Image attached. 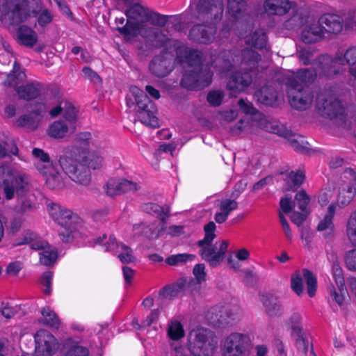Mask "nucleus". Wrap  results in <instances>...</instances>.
Returning <instances> with one entry per match:
<instances>
[{
	"label": "nucleus",
	"instance_id": "49",
	"mask_svg": "<svg viewBox=\"0 0 356 356\" xmlns=\"http://www.w3.org/2000/svg\"><path fill=\"white\" fill-rule=\"evenodd\" d=\"M268 128L270 132L282 136L286 139H288V138L291 136V133L293 132L291 130L288 129L284 125L276 120H273L269 122V126Z\"/></svg>",
	"mask_w": 356,
	"mask_h": 356
},
{
	"label": "nucleus",
	"instance_id": "37",
	"mask_svg": "<svg viewBox=\"0 0 356 356\" xmlns=\"http://www.w3.org/2000/svg\"><path fill=\"white\" fill-rule=\"evenodd\" d=\"M267 35L263 29L255 30L247 40V43L254 48L263 49L267 45Z\"/></svg>",
	"mask_w": 356,
	"mask_h": 356
},
{
	"label": "nucleus",
	"instance_id": "21",
	"mask_svg": "<svg viewBox=\"0 0 356 356\" xmlns=\"http://www.w3.org/2000/svg\"><path fill=\"white\" fill-rule=\"evenodd\" d=\"M318 22L323 27L324 32L337 34L343 29V19L335 14L325 13L319 17Z\"/></svg>",
	"mask_w": 356,
	"mask_h": 356
},
{
	"label": "nucleus",
	"instance_id": "51",
	"mask_svg": "<svg viewBox=\"0 0 356 356\" xmlns=\"http://www.w3.org/2000/svg\"><path fill=\"white\" fill-rule=\"evenodd\" d=\"M66 209H61L58 204H52L49 208V213L55 221L60 225H65L67 222L65 221Z\"/></svg>",
	"mask_w": 356,
	"mask_h": 356
},
{
	"label": "nucleus",
	"instance_id": "25",
	"mask_svg": "<svg viewBox=\"0 0 356 356\" xmlns=\"http://www.w3.org/2000/svg\"><path fill=\"white\" fill-rule=\"evenodd\" d=\"M202 56L201 51L186 47L179 51L178 58L181 63H185L189 67H200L202 66Z\"/></svg>",
	"mask_w": 356,
	"mask_h": 356
},
{
	"label": "nucleus",
	"instance_id": "64",
	"mask_svg": "<svg viewBox=\"0 0 356 356\" xmlns=\"http://www.w3.org/2000/svg\"><path fill=\"white\" fill-rule=\"evenodd\" d=\"M343 60L350 67L356 65V47L348 48L343 55Z\"/></svg>",
	"mask_w": 356,
	"mask_h": 356
},
{
	"label": "nucleus",
	"instance_id": "17",
	"mask_svg": "<svg viewBox=\"0 0 356 356\" xmlns=\"http://www.w3.org/2000/svg\"><path fill=\"white\" fill-rule=\"evenodd\" d=\"M27 0H5L1 4L0 11L10 12L12 24H20L26 19L23 8Z\"/></svg>",
	"mask_w": 356,
	"mask_h": 356
},
{
	"label": "nucleus",
	"instance_id": "44",
	"mask_svg": "<svg viewBox=\"0 0 356 356\" xmlns=\"http://www.w3.org/2000/svg\"><path fill=\"white\" fill-rule=\"evenodd\" d=\"M42 317L39 320V321L51 327L58 328L60 325L59 319L57 315L49 309V308H44L42 310Z\"/></svg>",
	"mask_w": 356,
	"mask_h": 356
},
{
	"label": "nucleus",
	"instance_id": "9",
	"mask_svg": "<svg viewBox=\"0 0 356 356\" xmlns=\"http://www.w3.org/2000/svg\"><path fill=\"white\" fill-rule=\"evenodd\" d=\"M250 338L248 335L232 333L223 345V356H248Z\"/></svg>",
	"mask_w": 356,
	"mask_h": 356
},
{
	"label": "nucleus",
	"instance_id": "18",
	"mask_svg": "<svg viewBox=\"0 0 356 356\" xmlns=\"http://www.w3.org/2000/svg\"><path fill=\"white\" fill-rule=\"evenodd\" d=\"M193 284H195V282L193 278H180L174 284L163 287L159 291V295L164 298L172 299L178 296L181 292L186 289L190 290L191 286Z\"/></svg>",
	"mask_w": 356,
	"mask_h": 356
},
{
	"label": "nucleus",
	"instance_id": "54",
	"mask_svg": "<svg viewBox=\"0 0 356 356\" xmlns=\"http://www.w3.org/2000/svg\"><path fill=\"white\" fill-rule=\"evenodd\" d=\"M310 202V198L305 190H301L296 194L293 204H297L298 209L302 212H307V207Z\"/></svg>",
	"mask_w": 356,
	"mask_h": 356
},
{
	"label": "nucleus",
	"instance_id": "13",
	"mask_svg": "<svg viewBox=\"0 0 356 356\" xmlns=\"http://www.w3.org/2000/svg\"><path fill=\"white\" fill-rule=\"evenodd\" d=\"M316 77L317 72L313 67L299 69L286 79L285 85L287 89H298L301 84L307 86L313 83Z\"/></svg>",
	"mask_w": 356,
	"mask_h": 356
},
{
	"label": "nucleus",
	"instance_id": "24",
	"mask_svg": "<svg viewBox=\"0 0 356 356\" xmlns=\"http://www.w3.org/2000/svg\"><path fill=\"white\" fill-rule=\"evenodd\" d=\"M324 38V31L320 24H311L305 26L301 33V38L306 44L315 43Z\"/></svg>",
	"mask_w": 356,
	"mask_h": 356
},
{
	"label": "nucleus",
	"instance_id": "62",
	"mask_svg": "<svg viewBox=\"0 0 356 356\" xmlns=\"http://www.w3.org/2000/svg\"><path fill=\"white\" fill-rule=\"evenodd\" d=\"M344 259L346 268L350 271L356 272V249L346 252Z\"/></svg>",
	"mask_w": 356,
	"mask_h": 356
},
{
	"label": "nucleus",
	"instance_id": "40",
	"mask_svg": "<svg viewBox=\"0 0 356 356\" xmlns=\"http://www.w3.org/2000/svg\"><path fill=\"white\" fill-rule=\"evenodd\" d=\"M69 131L67 125L63 121H56L52 123L48 130V135L54 138H62L65 137Z\"/></svg>",
	"mask_w": 356,
	"mask_h": 356
},
{
	"label": "nucleus",
	"instance_id": "10",
	"mask_svg": "<svg viewBox=\"0 0 356 356\" xmlns=\"http://www.w3.org/2000/svg\"><path fill=\"white\" fill-rule=\"evenodd\" d=\"M213 75V72L208 68H201L198 71L188 70L183 75L181 85L184 89L204 88L211 84Z\"/></svg>",
	"mask_w": 356,
	"mask_h": 356
},
{
	"label": "nucleus",
	"instance_id": "22",
	"mask_svg": "<svg viewBox=\"0 0 356 356\" xmlns=\"http://www.w3.org/2000/svg\"><path fill=\"white\" fill-rule=\"evenodd\" d=\"M252 82V76L250 70H238L234 72L229 77V85L226 89H242L250 86Z\"/></svg>",
	"mask_w": 356,
	"mask_h": 356
},
{
	"label": "nucleus",
	"instance_id": "34",
	"mask_svg": "<svg viewBox=\"0 0 356 356\" xmlns=\"http://www.w3.org/2000/svg\"><path fill=\"white\" fill-rule=\"evenodd\" d=\"M81 161L86 163L88 168L93 170L100 169L103 164V158L95 152H83L81 154L79 152L76 153Z\"/></svg>",
	"mask_w": 356,
	"mask_h": 356
},
{
	"label": "nucleus",
	"instance_id": "3",
	"mask_svg": "<svg viewBox=\"0 0 356 356\" xmlns=\"http://www.w3.org/2000/svg\"><path fill=\"white\" fill-rule=\"evenodd\" d=\"M315 108L317 113L324 118L337 119L342 122L346 120V107L334 90H318Z\"/></svg>",
	"mask_w": 356,
	"mask_h": 356
},
{
	"label": "nucleus",
	"instance_id": "11",
	"mask_svg": "<svg viewBox=\"0 0 356 356\" xmlns=\"http://www.w3.org/2000/svg\"><path fill=\"white\" fill-rule=\"evenodd\" d=\"M228 56L232 58V61L228 60L229 63L227 70H231L235 65L241 64L248 67V70L251 71L258 67V64L261 59V55L249 48H245L241 51L238 49H232L228 51Z\"/></svg>",
	"mask_w": 356,
	"mask_h": 356
},
{
	"label": "nucleus",
	"instance_id": "33",
	"mask_svg": "<svg viewBox=\"0 0 356 356\" xmlns=\"http://www.w3.org/2000/svg\"><path fill=\"white\" fill-rule=\"evenodd\" d=\"M147 35H143L149 41L152 46L156 48L163 47L168 42V38L161 31L154 28H149L145 31Z\"/></svg>",
	"mask_w": 356,
	"mask_h": 356
},
{
	"label": "nucleus",
	"instance_id": "63",
	"mask_svg": "<svg viewBox=\"0 0 356 356\" xmlns=\"http://www.w3.org/2000/svg\"><path fill=\"white\" fill-rule=\"evenodd\" d=\"M88 350L81 346H73L70 348L65 354V356H88Z\"/></svg>",
	"mask_w": 356,
	"mask_h": 356
},
{
	"label": "nucleus",
	"instance_id": "57",
	"mask_svg": "<svg viewBox=\"0 0 356 356\" xmlns=\"http://www.w3.org/2000/svg\"><path fill=\"white\" fill-rule=\"evenodd\" d=\"M65 221L67 222L65 225H60L62 227H66L71 229H78L79 225L80 224L81 219L72 211H66Z\"/></svg>",
	"mask_w": 356,
	"mask_h": 356
},
{
	"label": "nucleus",
	"instance_id": "15",
	"mask_svg": "<svg viewBox=\"0 0 356 356\" xmlns=\"http://www.w3.org/2000/svg\"><path fill=\"white\" fill-rule=\"evenodd\" d=\"M216 29L211 26L197 24L190 29L188 38L191 40L202 44H209L214 39Z\"/></svg>",
	"mask_w": 356,
	"mask_h": 356
},
{
	"label": "nucleus",
	"instance_id": "46",
	"mask_svg": "<svg viewBox=\"0 0 356 356\" xmlns=\"http://www.w3.org/2000/svg\"><path fill=\"white\" fill-rule=\"evenodd\" d=\"M302 277L305 279L307 288V293L309 297H313L315 295L317 289V280L314 274L307 268L302 269Z\"/></svg>",
	"mask_w": 356,
	"mask_h": 356
},
{
	"label": "nucleus",
	"instance_id": "30",
	"mask_svg": "<svg viewBox=\"0 0 356 356\" xmlns=\"http://www.w3.org/2000/svg\"><path fill=\"white\" fill-rule=\"evenodd\" d=\"M336 206L330 204L327 208V213L324 218L319 222L317 229L320 232H325L324 236L327 238L332 235L334 225L332 222V218L335 213Z\"/></svg>",
	"mask_w": 356,
	"mask_h": 356
},
{
	"label": "nucleus",
	"instance_id": "28",
	"mask_svg": "<svg viewBox=\"0 0 356 356\" xmlns=\"http://www.w3.org/2000/svg\"><path fill=\"white\" fill-rule=\"evenodd\" d=\"M261 301L266 313L270 316H280L283 313L282 306L278 300L270 294L262 295Z\"/></svg>",
	"mask_w": 356,
	"mask_h": 356
},
{
	"label": "nucleus",
	"instance_id": "5",
	"mask_svg": "<svg viewBox=\"0 0 356 356\" xmlns=\"http://www.w3.org/2000/svg\"><path fill=\"white\" fill-rule=\"evenodd\" d=\"M74 153V157L72 153L61 156L58 160L59 165L72 181L79 185L88 186L92 180L90 170L81 161L76 152Z\"/></svg>",
	"mask_w": 356,
	"mask_h": 356
},
{
	"label": "nucleus",
	"instance_id": "12",
	"mask_svg": "<svg viewBox=\"0 0 356 356\" xmlns=\"http://www.w3.org/2000/svg\"><path fill=\"white\" fill-rule=\"evenodd\" d=\"M35 353L37 356H52L58 348L55 337L48 331L41 330L35 334Z\"/></svg>",
	"mask_w": 356,
	"mask_h": 356
},
{
	"label": "nucleus",
	"instance_id": "50",
	"mask_svg": "<svg viewBox=\"0 0 356 356\" xmlns=\"http://www.w3.org/2000/svg\"><path fill=\"white\" fill-rule=\"evenodd\" d=\"M168 334L172 340H179L184 337V330L181 323L178 321L172 322L168 328Z\"/></svg>",
	"mask_w": 356,
	"mask_h": 356
},
{
	"label": "nucleus",
	"instance_id": "56",
	"mask_svg": "<svg viewBox=\"0 0 356 356\" xmlns=\"http://www.w3.org/2000/svg\"><path fill=\"white\" fill-rule=\"evenodd\" d=\"M224 97L223 90H210L207 94V100L210 106L217 107L222 104Z\"/></svg>",
	"mask_w": 356,
	"mask_h": 356
},
{
	"label": "nucleus",
	"instance_id": "7",
	"mask_svg": "<svg viewBox=\"0 0 356 356\" xmlns=\"http://www.w3.org/2000/svg\"><path fill=\"white\" fill-rule=\"evenodd\" d=\"M30 187L31 180L28 175L13 171L3 187L6 199L12 200L15 194L17 197H23L29 191Z\"/></svg>",
	"mask_w": 356,
	"mask_h": 356
},
{
	"label": "nucleus",
	"instance_id": "59",
	"mask_svg": "<svg viewBox=\"0 0 356 356\" xmlns=\"http://www.w3.org/2000/svg\"><path fill=\"white\" fill-rule=\"evenodd\" d=\"M36 209L35 204L29 199H22L17 205V212L19 214H28Z\"/></svg>",
	"mask_w": 356,
	"mask_h": 356
},
{
	"label": "nucleus",
	"instance_id": "60",
	"mask_svg": "<svg viewBox=\"0 0 356 356\" xmlns=\"http://www.w3.org/2000/svg\"><path fill=\"white\" fill-rule=\"evenodd\" d=\"M301 316L298 313H293L290 319L289 322L292 330L291 335H298L302 333L301 323Z\"/></svg>",
	"mask_w": 356,
	"mask_h": 356
},
{
	"label": "nucleus",
	"instance_id": "8",
	"mask_svg": "<svg viewBox=\"0 0 356 356\" xmlns=\"http://www.w3.org/2000/svg\"><path fill=\"white\" fill-rule=\"evenodd\" d=\"M26 77L25 72L20 70V65L15 61L13 70L2 83L10 89H45L44 84L37 80H30L25 83Z\"/></svg>",
	"mask_w": 356,
	"mask_h": 356
},
{
	"label": "nucleus",
	"instance_id": "26",
	"mask_svg": "<svg viewBox=\"0 0 356 356\" xmlns=\"http://www.w3.org/2000/svg\"><path fill=\"white\" fill-rule=\"evenodd\" d=\"M264 8L270 15H283L291 8V2L289 0H266Z\"/></svg>",
	"mask_w": 356,
	"mask_h": 356
},
{
	"label": "nucleus",
	"instance_id": "4",
	"mask_svg": "<svg viewBox=\"0 0 356 356\" xmlns=\"http://www.w3.org/2000/svg\"><path fill=\"white\" fill-rule=\"evenodd\" d=\"M216 224L213 221L206 224L204 227V237L197 242V245L200 248V255L212 267L218 266L224 260L229 245V242L226 240L220 241L218 254H215L211 249V243L216 236Z\"/></svg>",
	"mask_w": 356,
	"mask_h": 356
},
{
	"label": "nucleus",
	"instance_id": "61",
	"mask_svg": "<svg viewBox=\"0 0 356 356\" xmlns=\"http://www.w3.org/2000/svg\"><path fill=\"white\" fill-rule=\"evenodd\" d=\"M122 252L118 254V258L123 264H129L134 262L136 260L135 257L133 255L132 250L127 245H122Z\"/></svg>",
	"mask_w": 356,
	"mask_h": 356
},
{
	"label": "nucleus",
	"instance_id": "6",
	"mask_svg": "<svg viewBox=\"0 0 356 356\" xmlns=\"http://www.w3.org/2000/svg\"><path fill=\"white\" fill-rule=\"evenodd\" d=\"M189 350L194 356H212L217 341L211 331L198 329L190 333Z\"/></svg>",
	"mask_w": 356,
	"mask_h": 356
},
{
	"label": "nucleus",
	"instance_id": "1",
	"mask_svg": "<svg viewBox=\"0 0 356 356\" xmlns=\"http://www.w3.org/2000/svg\"><path fill=\"white\" fill-rule=\"evenodd\" d=\"M149 96L159 99V90H129L126 95L127 105L138 107L136 117L143 124L157 128L159 127V120L155 115L157 108Z\"/></svg>",
	"mask_w": 356,
	"mask_h": 356
},
{
	"label": "nucleus",
	"instance_id": "42",
	"mask_svg": "<svg viewBox=\"0 0 356 356\" xmlns=\"http://www.w3.org/2000/svg\"><path fill=\"white\" fill-rule=\"evenodd\" d=\"M304 179L305 175L300 170L290 172L286 178L288 190L296 191L302 184Z\"/></svg>",
	"mask_w": 356,
	"mask_h": 356
},
{
	"label": "nucleus",
	"instance_id": "19",
	"mask_svg": "<svg viewBox=\"0 0 356 356\" xmlns=\"http://www.w3.org/2000/svg\"><path fill=\"white\" fill-rule=\"evenodd\" d=\"M170 59L167 58L164 54L155 56L149 65L150 72L158 77H164L172 70Z\"/></svg>",
	"mask_w": 356,
	"mask_h": 356
},
{
	"label": "nucleus",
	"instance_id": "27",
	"mask_svg": "<svg viewBox=\"0 0 356 356\" xmlns=\"http://www.w3.org/2000/svg\"><path fill=\"white\" fill-rule=\"evenodd\" d=\"M18 42L27 47H33L38 42V36L31 28L22 25L17 30Z\"/></svg>",
	"mask_w": 356,
	"mask_h": 356
},
{
	"label": "nucleus",
	"instance_id": "41",
	"mask_svg": "<svg viewBox=\"0 0 356 356\" xmlns=\"http://www.w3.org/2000/svg\"><path fill=\"white\" fill-rule=\"evenodd\" d=\"M46 185L51 190H60L64 186V181L61 175L58 171L57 168H55L54 171L46 176Z\"/></svg>",
	"mask_w": 356,
	"mask_h": 356
},
{
	"label": "nucleus",
	"instance_id": "32",
	"mask_svg": "<svg viewBox=\"0 0 356 356\" xmlns=\"http://www.w3.org/2000/svg\"><path fill=\"white\" fill-rule=\"evenodd\" d=\"M141 26L142 24L138 21L127 18L126 24L122 26H117L116 30L124 38H134L139 34Z\"/></svg>",
	"mask_w": 356,
	"mask_h": 356
},
{
	"label": "nucleus",
	"instance_id": "14",
	"mask_svg": "<svg viewBox=\"0 0 356 356\" xmlns=\"http://www.w3.org/2000/svg\"><path fill=\"white\" fill-rule=\"evenodd\" d=\"M288 98L293 108L300 111H306L313 102V90H289Z\"/></svg>",
	"mask_w": 356,
	"mask_h": 356
},
{
	"label": "nucleus",
	"instance_id": "53",
	"mask_svg": "<svg viewBox=\"0 0 356 356\" xmlns=\"http://www.w3.org/2000/svg\"><path fill=\"white\" fill-rule=\"evenodd\" d=\"M205 266L204 264H196L193 268V275H195V280L193 279L195 284L191 286L190 291H193V289L197 288V285H200L202 282L205 280L206 273L204 271Z\"/></svg>",
	"mask_w": 356,
	"mask_h": 356
},
{
	"label": "nucleus",
	"instance_id": "55",
	"mask_svg": "<svg viewBox=\"0 0 356 356\" xmlns=\"http://www.w3.org/2000/svg\"><path fill=\"white\" fill-rule=\"evenodd\" d=\"M58 258V252L54 250H44L40 253V263L45 266H51L54 264Z\"/></svg>",
	"mask_w": 356,
	"mask_h": 356
},
{
	"label": "nucleus",
	"instance_id": "29",
	"mask_svg": "<svg viewBox=\"0 0 356 356\" xmlns=\"http://www.w3.org/2000/svg\"><path fill=\"white\" fill-rule=\"evenodd\" d=\"M307 22V18L302 13V10L297 8L293 10L291 16L283 24L285 29L296 31L300 29Z\"/></svg>",
	"mask_w": 356,
	"mask_h": 356
},
{
	"label": "nucleus",
	"instance_id": "36",
	"mask_svg": "<svg viewBox=\"0 0 356 356\" xmlns=\"http://www.w3.org/2000/svg\"><path fill=\"white\" fill-rule=\"evenodd\" d=\"M289 145L295 151L301 154H307L309 152V143L305 137L292 132L291 136L288 138Z\"/></svg>",
	"mask_w": 356,
	"mask_h": 356
},
{
	"label": "nucleus",
	"instance_id": "23",
	"mask_svg": "<svg viewBox=\"0 0 356 356\" xmlns=\"http://www.w3.org/2000/svg\"><path fill=\"white\" fill-rule=\"evenodd\" d=\"M254 97L259 103L268 106L276 107L283 102L277 90H255Z\"/></svg>",
	"mask_w": 356,
	"mask_h": 356
},
{
	"label": "nucleus",
	"instance_id": "39",
	"mask_svg": "<svg viewBox=\"0 0 356 356\" xmlns=\"http://www.w3.org/2000/svg\"><path fill=\"white\" fill-rule=\"evenodd\" d=\"M147 11L148 9L144 8L140 3H136L129 5V7L124 11V14L127 18L136 21L140 19L142 22H145Z\"/></svg>",
	"mask_w": 356,
	"mask_h": 356
},
{
	"label": "nucleus",
	"instance_id": "20",
	"mask_svg": "<svg viewBox=\"0 0 356 356\" xmlns=\"http://www.w3.org/2000/svg\"><path fill=\"white\" fill-rule=\"evenodd\" d=\"M106 186V193L109 196H115L123 193L136 191L140 189V186L136 182L127 179H122L118 181L109 180Z\"/></svg>",
	"mask_w": 356,
	"mask_h": 356
},
{
	"label": "nucleus",
	"instance_id": "16",
	"mask_svg": "<svg viewBox=\"0 0 356 356\" xmlns=\"http://www.w3.org/2000/svg\"><path fill=\"white\" fill-rule=\"evenodd\" d=\"M197 9L199 13L210 15L211 19L219 21L222 16L224 5L221 0H199Z\"/></svg>",
	"mask_w": 356,
	"mask_h": 356
},
{
	"label": "nucleus",
	"instance_id": "52",
	"mask_svg": "<svg viewBox=\"0 0 356 356\" xmlns=\"http://www.w3.org/2000/svg\"><path fill=\"white\" fill-rule=\"evenodd\" d=\"M145 22H149L154 25L164 26L168 22V16L148 10Z\"/></svg>",
	"mask_w": 356,
	"mask_h": 356
},
{
	"label": "nucleus",
	"instance_id": "48",
	"mask_svg": "<svg viewBox=\"0 0 356 356\" xmlns=\"http://www.w3.org/2000/svg\"><path fill=\"white\" fill-rule=\"evenodd\" d=\"M195 258V255L193 254H177L167 257L165 262L170 266H179L186 264L188 261H193Z\"/></svg>",
	"mask_w": 356,
	"mask_h": 356
},
{
	"label": "nucleus",
	"instance_id": "45",
	"mask_svg": "<svg viewBox=\"0 0 356 356\" xmlns=\"http://www.w3.org/2000/svg\"><path fill=\"white\" fill-rule=\"evenodd\" d=\"M63 104L65 118L70 122H75L79 113V108L68 99L63 100Z\"/></svg>",
	"mask_w": 356,
	"mask_h": 356
},
{
	"label": "nucleus",
	"instance_id": "58",
	"mask_svg": "<svg viewBox=\"0 0 356 356\" xmlns=\"http://www.w3.org/2000/svg\"><path fill=\"white\" fill-rule=\"evenodd\" d=\"M291 287L292 290L298 295L300 296L303 293L302 277L299 271L296 272L291 279Z\"/></svg>",
	"mask_w": 356,
	"mask_h": 356
},
{
	"label": "nucleus",
	"instance_id": "31",
	"mask_svg": "<svg viewBox=\"0 0 356 356\" xmlns=\"http://www.w3.org/2000/svg\"><path fill=\"white\" fill-rule=\"evenodd\" d=\"M32 14L33 16L38 17L37 22L42 27L50 24L54 19V15L51 12L48 8H43L42 3L40 0H38L36 7L33 9Z\"/></svg>",
	"mask_w": 356,
	"mask_h": 356
},
{
	"label": "nucleus",
	"instance_id": "35",
	"mask_svg": "<svg viewBox=\"0 0 356 356\" xmlns=\"http://www.w3.org/2000/svg\"><path fill=\"white\" fill-rule=\"evenodd\" d=\"M246 9L245 0H227V12L234 19L241 18Z\"/></svg>",
	"mask_w": 356,
	"mask_h": 356
},
{
	"label": "nucleus",
	"instance_id": "2",
	"mask_svg": "<svg viewBox=\"0 0 356 356\" xmlns=\"http://www.w3.org/2000/svg\"><path fill=\"white\" fill-rule=\"evenodd\" d=\"M14 99H24L29 102L25 107L31 110L21 115L16 124L18 127H25L30 131L38 129L45 113V105L42 102L40 90H15Z\"/></svg>",
	"mask_w": 356,
	"mask_h": 356
},
{
	"label": "nucleus",
	"instance_id": "43",
	"mask_svg": "<svg viewBox=\"0 0 356 356\" xmlns=\"http://www.w3.org/2000/svg\"><path fill=\"white\" fill-rule=\"evenodd\" d=\"M332 275L333 277L335 280L337 286L339 291H346V285L345 280L343 277V270L340 266L337 258L334 257L333 259L332 264Z\"/></svg>",
	"mask_w": 356,
	"mask_h": 356
},
{
	"label": "nucleus",
	"instance_id": "38",
	"mask_svg": "<svg viewBox=\"0 0 356 356\" xmlns=\"http://www.w3.org/2000/svg\"><path fill=\"white\" fill-rule=\"evenodd\" d=\"M142 209L147 213L156 215L163 222L169 216L170 208L168 207L165 211L162 207L156 203H145L142 206Z\"/></svg>",
	"mask_w": 356,
	"mask_h": 356
},
{
	"label": "nucleus",
	"instance_id": "47",
	"mask_svg": "<svg viewBox=\"0 0 356 356\" xmlns=\"http://www.w3.org/2000/svg\"><path fill=\"white\" fill-rule=\"evenodd\" d=\"M134 230L136 234L144 236L149 239L156 238L159 236L157 231L154 225L146 224H138L134 225Z\"/></svg>",
	"mask_w": 356,
	"mask_h": 356
}]
</instances>
